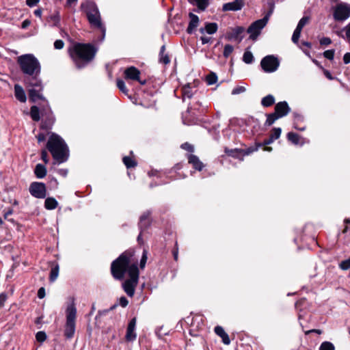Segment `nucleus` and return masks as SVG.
<instances>
[{"label":"nucleus","instance_id":"nucleus-1","mask_svg":"<svg viewBox=\"0 0 350 350\" xmlns=\"http://www.w3.org/2000/svg\"><path fill=\"white\" fill-rule=\"evenodd\" d=\"M137 262L138 259L135 256L134 250H128L113 260L111 265V274L116 280H122L125 273H128L129 278L123 282L122 287L129 297L134 295L135 287L138 284Z\"/></svg>","mask_w":350,"mask_h":350},{"label":"nucleus","instance_id":"nucleus-2","mask_svg":"<svg viewBox=\"0 0 350 350\" xmlns=\"http://www.w3.org/2000/svg\"><path fill=\"white\" fill-rule=\"evenodd\" d=\"M97 49L93 44L75 43L68 49L69 55L79 68L85 67L92 62L96 53Z\"/></svg>","mask_w":350,"mask_h":350},{"label":"nucleus","instance_id":"nucleus-3","mask_svg":"<svg viewBox=\"0 0 350 350\" xmlns=\"http://www.w3.org/2000/svg\"><path fill=\"white\" fill-rule=\"evenodd\" d=\"M46 148L57 163H62L68 159V147L59 135L53 133L48 140Z\"/></svg>","mask_w":350,"mask_h":350},{"label":"nucleus","instance_id":"nucleus-4","mask_svg":"<svg viewBox=\"0 0 350 350\" xmlns=\"http://www.w3.org/2000/svg\"><path fill=\"white\" fill-rule=\"evenodd\" d=\"M81 8L85 13L91 26L100 29L104 37L106 29L101 22L100 15L96 3L92 1H86L81 3Z\"/></svg>","mask_w":350,"mask_h":350},{"label":"nucleus","instance_id":"nucleus-5","mask_svg":"<svg viewBox=\"0 0 350 350\" xmlns=\"http://www.w3.org/2000/svg\"><path fill=\"white\" fill-rule=\"evenodd\" d=\"M17 62L24 74L36 76L40 72V63L32 54H26L18 57Z\"/></svg>","mask_w":350,"mask_h":350},{"label":"nucleus","instance_id":"nucleus-6","mask_svg":"<svg viewBox=\"0 0 350 350\" xmlns=\"http://www.w3.org/2000/svg\"><path fill=\"white\" fill-rule=\"evenodd\" d=\"M66 321L64 328V336L72 338L75 332L77 308L74 303L68 305L66 310Z\"/></svg>","mask_w":350,"mask_h":350},{"label":"nucleus","instance_id":"nucleus-7","mask_svg":"<svg viewBox=\"0 0 350 350\" xmlns=\"http://www.w3.org/2000/svg\"><path fill=\"white\" fill-rule=\"evenodd\" d=\"M333 18L335 21L342 22L350 17V4L340 2L332 8Z\"/></svg>","mask_w":350,"mask_h":350},{"label":"nucleus","instance_id":"nucleus-8","mask_svg":"<svg viewBox=\"0 0 350 350\" xmlns=\"http://www.w3.org/2000/svg\"><path fill=\"white\" fill-rule=\"evenodd\" d=\"M269 20V16L257 20L252 23L247 29V32L250 34V38L256 40L260 33L261 30L266 26Z\"/></svg>","mask_w":350,"mask_h":350},{"label":"nucleus","instance_id":"nucleus-9","mask_svg":"<svg viewBox=\"0 0 350 350\" xmlns=\"http://www.w3.org/2000/svg\"><path fill=\"white\" fill-rule=\"evenodd\" d=\"M279 61L273 55H267L262 59L260 66L265 72H273L275 71L279 66Z\"/></svg>","mask_w":350,"mask_h":350},{"label":"nucleus","instance_id":"nucleus-10","mask_svg":"<svg viewBox=\"0 0 350 350\" xmlns=\"http://www.w3.org/2000/svg\"><path fill=\"white\" fill-rule=\"evenodd\" d=\"M29 193L36 198H44L46 196V185L43 183L33 182L29 186Z\"/></svg>","mask_w":350,"mask_h":350},{"label":"nucleus","instance_id":"nucleus-11","mask_svg":"<svg viewBox=\"0 0 350 350\" xmlns=\"http://www.w3.org/2000/svg\"><path fill=\"white\" fill-rule=\"evenodd\" d=\"M140 71L135 66H129L124 71V77L126 80L137 81L142 85L146 84V80H140Z\"/></svg>","mask_w":350,"mask_h":350},{"label":"nucleus","instance_id":"nucleus-12","mask_svg":"<svg viewBox=\"0 0 350 350\" xmlns=\"http://www.w3.org/2000/svg\"><path fill=\"white\" fill-rule=\"evenodd\" d=\"M245 29L243 27H236L232 28L227 33L226 38L230 41H236L238 43L241 42L243 38V33Z\"/></svg>","mask_w":350,"mask_h":350},{"label":"nucleus","instance_id":"nucleus-13","mask_svg":"<svg viewBox=\"0 0 350 350\" xmlns=\"http://www.w3.org/2000/svg\"><path fill=\"white\" fill-rule=\"evenodd\" d=\"M43 119L41 122L40 128L43 130L49 131L50 130L54 122L55 118L50 109L46 111L45 113H42Z\"/></svg>","mask_w":350,"mask_h":350},{"label":"nucleus","instance_id":"nucleus-14","mask_svg":"<svg viewBox=\"0 0 350 350\" xmlns=\"http://www.w3.org/2000/svg\"><path fill=\"white\" fill-rule=\"evenodd\" d=\"M137 319L135 317L133 318L129 323L126 332L125 336V339L126 341L132 342L134 341L137 338V334L135 332V326H136Z\"/></svg>","mask_w":350,"mask_h":350},{"label":"nucleus","instance_id":"nucleus-15","mask_svg":"<svg viewBox=\"0 0 350 350\" xmlns=\"http://www.w3.org/2000/svg\"><path fill=\"white\" fill-rule=\"evenodd\" d=\"M274 110V113L278 116V117L281 118L288 114L291 111V108L286 101H281L275 105Z\"/></svg>","mask_w":350,"mask_h":350},{"label":"nucleus","instance_id":"nucleus-16","mask_svg":"<svg viewBox=\"0 0 350 350\" xmlns=\"http://www.w3.org/2000/svg\"><path fill=\"white\" fill-rule=\"evenodd\" d=\"M244 3L243 0H234L223 5L224 11H238L241 10Z\"/></svg>","mask_w":350,"mask_h":350},{"label":"nucleus","instance_id":"nucleus-17","mask_svg":"<svg viewBox=\"0 0 350 350\" xmlns=\"http://www.w3.org/2000/svg\"><path fill=\"white\" fill-rule=\"evenodd\" d=\"M42 88H31L29 90V100L33 103L36 102L38 100H44V98L42 95Z\"/></svg>","mask_w":350,"mask_h":350},{"label":"nucleus","instance_id":"nucleus-18","mask_svg":"<svg viewBox=\"0 0 350 350\" xmlns=\"http://www.w3.org/2000/svg\"><path fill=\"white\" fill-rule=\"evenodd\" d=\"M151 213L149 211L144 212L139 219V227L142 230L146 229L150 224V216Z\"/></svg>","mask_w":350,"mask_h":350},{"label":"nucleus","instance_id":"nucleus-19","mask_svg":"<svg viewBox=\"0 0 350 350\" xmlns=\"http://www.w3.org/2000/svg\"><path fill=\"white\" fill-rule=\"evenodd\" d=\"M187 159L189 163L191 164L193 167L196 170L201 171L203 169L204 164L196 155L190 154L187 156Z\"/></svg>","mask_w":350,"mask_h":350},{"label":"nucleus","instance_id":"nucleus-20","mask_svg":"<svg viewBox=\"0 0 350 350\" xmlns=\"http://www.w3.org/2000/svg\"><path fill=\"white\" fill-rule=\"evenodd\" d=\"M215 333L219 336L224 345H228L230 343V340L228 334L225 332L224 328L219 325H217L214 329Z\"/></svg>","mask_w":350,"mask_h":350},{"label":"nucleus","instance_id":"nucleus-21","mask_svg":"<svg viewBox=\"0 0 350 350\" xmlns=\"http://www.w3.org/2000/svg\"><path fill=\"white\" fill-rule=\"evenodd\" d=\"M14 96L21 103L26 102L27 97L23 88L18 84L14 85Z\"/></svg>","mask_w":350,"mask_h":350},{"label":"nucleus","instance_id":"nucleus-22","mask_svg":"<svg viewBox=\"0 0 350 350\" xmlns=\"http://www.w3.org/2000/svg\"><path fill=\"white\" fill-rule=\"evenodd\" d=\"M190 22L189 23L187 31L188 33H192L193 30L197 27L199 23V18L194 14H189Z\"/></svg>","mask_w":350,"mask_h":350},{"label":"nucleus","instance_id":"nucleus-23","mask_svg":"<svg viewBox=\"0 0 350 350\" xmlns=\"http://www.w3.org/2000/svg\"><path fill=\"white\" fill-rule=\"evenodd\" d=\"M218 26L215 23H206L204 28H201L200 31L204 33L206 31L208 34H213L217 30Z\"/></svg>","mask_w":350,"mask_h":350},{"label":"nucleus","instance_id":"nucleus-24","mask_svg":"<svg viewBox=\"0 0 350 350\" xmlns=\"http://www.w3.org/2000/svg\"><path fill=\"white\" fill-rule=\"evenodd\" d=\"M34 174L38 178H43L46 175V168L44 165L38 163L35 167Z\"/></svg>","mask_w":350,"mask_h":350},{"label":"nucleus","instance_id":"nucleus-25","mask_svg":"<svg viewBox=\"0 0 350 350\" xmlns=\"http://www.w3.org/2000/svg\"><path fill=\"white\" fill-rule=\"evenodd\" d=\"M165 46L163 45L160 49L159 52V62L165 65L168 64L170 62L169 55L165 53Z\"/></svg>","mask_w":350,"mask_h":350},{"label":"nucleus","instance_id":"nucleus-26","mask_svg":"<svg viewBox=\"0 0 350 350\" xmlns=\"http://www.w3.org/2000/svg\"><path fill=\"white\" fill-rule=\"evenodd\" d=\"M57 201L52 197L46 198L44 201V207L47 210H53L57 208Z\"/></svg>","mask_w":350,"mask_h":350},{"label":"nucleus","instance_id":"nucleus-27","mask_svg":"<svg viewBox=\"0 0 350 350\" xmlns=\"http://www.w3.org/2000/svg\"><path fill=\"white\" fill-rule=\"evenodd\" d=\"M193 93L194 92L189 84L183 86L182 88V96L183 100H185V98H191L193 95Z\"/></svg>","mask_w":350,"mask_h":350},{"label":"nucleus","instance_id":"nucleus-28","mask_svg":"<svg viewBox=\"0 0 350 350\" xmlns=\"http://www.w3.org/2000/svg\"><path fill=\"white\" fill-rule=\"evenodd\" d=\"M275 103V98L271 94H268L267 96L263 97L261 100V105L264 107H269L273 105Z\"/></svg>","mask_w":350,"mask_h":350},{"label":"nucleus","instance_id":"nucleus-29","mask_svg":"<svg viewBox=\"0 0 350 350\" xmlns=\"http://www.w3.org/2000/svg\"><path fill=\"white\" fill-rule=\"evenodd\" d=\"M30 116L33 121L38 122L40 120L39 109L33 105L30 109Z\"/></svg>","mask_w":350,"mask_h":350},{"label":"nucleus","instance_id":"nucleus-30","mask_svg":"<svg viewBox=\"0 0 350 350\" xmlns=\"http://www.w3.org/2000/svg\"><path fill=\"white\" fill-rule=\"evenodd\" d=\"M189 1L201 10H205L208 5V0H189Z\"/></svg>","mask_w":350,"mask_h":350},{"label":"nucleus","instance_id":"nucleus-31","mask_svg":"<svg viewBox=\"0 0 350 350\" xmlns=\"http://www.w3.org/2000/svg\"><path fill=\"white\" fill-rule=\"evenodd\" d=\"M59 265L55 264L51 270L49 280L51 282H54L58 277L59 275Z\"/></svg>","mask_w":350,"mask_h":350},{"label":"nucleus","instance_id":"nucleus-32","mask_svg":"<svg viewBox=\"0 0 350 350\" xmlns=\"http://www.w3.org/2000/svg\"><path fill=\"white\" fill-rule=\"evenodd\" d=\"M278 119H280L279 117L273 112L271 113H269L267 115V120L265 121V124L266 126L272 125Z\"/></svg>","mask_w":350,"mask_h":350},{"label":"nucleus","instance_id":"nucleus-33","mask_svg":"<svg viewBox=\"0 0 350 350\" xmlns=\"http://www.w3.org/2000/svg\"><path fill=\"white\" fill-rule=\"evenodd\" d=\"M122 161L127 168L134 167L137 165V162L130 157H124Z\"/></svg>","mask_w":350,"mask_h":350},{"label":"nucleus","instance_id":"nucleus-34","mask_svg":"<svg viewBox=\"0 0 350 350\" xmlns=\"http://www.w3.org/2000/svg\"><path fill=\"white\" fill-rule=\"evenodd\" d=\"M206 81L208 85H213L217 81V76L214 72H211L206 77Z\"/></svg>","mask_w":350,"mask_h":350},{"label":"nucleus","instance_id":"nucleus-35","mask_svg":"<svg viewBox=\"0 0 350 350\" xmlns=\"http://www.w3.org/2000/svg\"><path fill=\"white\" fill-rule=\"evenodd\" d=\"M288 139L294 144H297L299 142V136L297 133L291 132L287 135Z\"/></svg>","mask_w":350,"mask_h":350},{"label":"nucleus","instance_id":"nucleus-36","mask_svg":"<svg viewBox=\"0 0 350 350\" xmlns=\"http://www.w3.org/2000/svg\"><path fill=\"white\" fill-rule=\"evenodd\" d=\"M243 61L246 64H252L254 61V56L250 51H245L243 56Z\"/></svg>","mask_w":350,"mask_h":350},{"label":"nucleus","instance_id":"nucleus-37","mask_svg":"<svg viewBox=\"0 0 350 350\" xmlns=\"http://www.w3.org/2000/svg\"><path fill=\"white\" fill-rule=\"evenodd\" d=\"M117 87L118 88V89L122 92H123L124 94H128L129 93V90L128 89L126 88V85H125V83L124 82L123 80L122 79H118L117 80Z\"/></svg>","mask_w":350,"mask_h":350},{"label":"nucleus","instance_id":"nucleus-38","mask_svg":"<svg viewBox=\"0 0 350 350\" xmlns=\"http://www.w3.org/2000/svg\"><path fill=\"white\" fill-rule=\"evenodd\" d=\"M319 350H335V347L332 342L325 341L321 343Z\"/></svg>","mask_w":350,"mask_h":350},{"label":"nucleus","instance_id":"nucleus-39","mask_svg":"<svg viewBox=\"0 0 350 350\" xmlns=\"http://www.w3.org/2000/svg\"><path fill=\"white\" fill-rule=\"evenodd\" d=\"M241 150L239 149H237V148H235V149H231V150H229L228 148H226L225 149V152L229 155V156H231V157H237L239 156V154L240 153H241Z\"/></svg>","mask_w":350,"mask_h":350},{"label":"nucleus","instance_id":"nucleus-40","mask_svg":"<svg viewBox=\"0 0 350 350\" xmlns=\"http://www.w3.org/2000/svg\"><path fill=\"white\" fill-rule=\"evenodd\" d=\"M234 51V47L230 44H226L224 49L223 55L224 56L227 58L228 57L231 53Z\"/></svg>","mask_w":350,"mask_h":350},{"label":"nucleus","instance_id":"nucleus-41","mask_svg":"<svg viewBox=\"0 0 350 350\" xmlns=\"http://www.w3.org/2000/svg\"><path fill=\"white\" fill-rule=\"evenodd\" d=\"M309 20L310 18L308 16H304L299 21L296 28L301 31L304 27L309 22Z\"/></svg>","mask_w":350,"mask_h":350},{"label":"nucleus","instance_id":"nucleus-42","mask_svg":"<svg viewBox=\"0 0 350 350\" xmlns=\"http://www.w3.org/2000/svg\"><path fill=\"white\" fill-rule=\"evenodd\" d=\"M36 340L39 342H43L46 339V334L43 331L38 332L36 334Z\"/></svg>","mask_w":350,"mask_h":350},{"label":"nucleus","instance_id":"nucleus-43","mask_svg":"<svg viewBox=\"0 0 350 350\" xmlns=\"http://www.w3.org/2000/svg\"><path fill=\"white\" fill-rule=\"evenodd\" d=\"M282 130L280 128H274L271 131V133L270 134V136L271 138H273L274 140H276L278 139L281 135Z\"/></svg>","mask_w":350,"mask_h":350},{"label":"nucleus","instance_id":"nucleus-44","mask_svg":"<svg viewBox=\"0 0 350 350\" xmlns=\"http://www.w3.org/2000/svg\"><path fill=\"white\" fill-rule=\"evenodd\" d=\"M301 31L299 29L296 28L293 32V36H292V41L297 44L298 42V40L299 39L300 35H301Z\"/></svg>","mask_w":350,"mask_h":350},{"label":"nucleus","instance_id":"nucleus-45","mask_svg":"<svg viewBox=\"0 0 350 350\" xmlns=\"http://www.w3.org/2000/svg\"><path fill=\"white\" fill-rule=\"evenodd\" d=\"M339 267L342 270H347L350 268V258L342 260L340 265Z\"/></svg>","mask_w":350,"mask_h":350},{"label":"nucleus","instance_id":"nucleus-46","mask_svg":"<svg viewBox=\"0 0 350 350\" xmlns=\"http://www.w3.org/2000/svg\"><path fill=\"white\" fill-rule=\"evenodd\" d=\"M29 85L31 87V88H42L41 81L36 78L31 80V82L29 83Z\"/></svg>","mask_w":350,"mask_h":350},{"label":"nucleus","instance_id":"nucleus-47","mask_svg":"<svg viewBox=\"0 0 350 350\" xmlns=\"http://www.w3.org/2000/svg\"><path fill=\"white\" fill-rule=\"evenodd\" d=\"M180 147L182 149L185 150L189 152H193L194 151L193 146L187 142L183 144Z\"/></svg>","mask_w":350,"mask_h":350},{"label":"nucleus","instance_id":"nucleus-48","mask_svg":"<svg viewBox=\"0 0 350 350\" xmlns=\"http://www.w3.org/2000/svg\"><path fill=\"white\" fill-rule=\"evenodd\" d=\"M246 89L245 87L243 86H237L236 88H234L232 91V94H241V93H243L244 92H245Z\"/></svg>","mask_w":350,"mask_h":350},{"label":"nucleus","instance_id":"nucleus-49","mask_svg":"<svg viewBox=\"0 0 350 350\" xmlns=\"http://www.w3.org/2000/svg\"><path fill=\"white\" fill-rule=\"evenodd\" d=\"M323 55L328 59H333L334 57V50H327L323 53Z\"/></svg>","mask_w":350,"mask_h":350},{"label":"nucleus","instance_id":"nucleus-50","mask_svg":"<svg viewBox=\"0 0 350 350\" xmlns=\"http://www.w3.org/2000/svg\"><path fill=\"white\" fill-rule=\"evenodd\" d=\"M147 254L146 252L144 250L143 252V255L142 256L141 260H140V267L141 269H144L145 267L146 261H147Z\"/></svg>","mask_w":350,"mask_h":350},{"label":"nucleus","instance_id":"nucleus-51","mask_svg":"<svg viewBox=\"0 0 350 350\" xmlns=\"http://www.w3.org/2000/svg\"><path fill=\"white\" fill-rule=\"evenodd\" d=\"M41 159L45 164H47L49 163V159L48 157V153L46 150H42L41 151Z\"/></svg>","mask_w":350,"mask_h":350},{"label":"nucleus","instance_id":"nucleus-52","mask_svg":"<svg viewBox=\"0 0 350 350\" xmlns=\"http://www.w3.org/2000/svg\"><path fill=\"white\" fill-rule=\"evenodd\" d=\"M64 46V42L62 40H57L54 42V47L55 49H62Z\"/></svg>","mask_w":350,"mask_h":350},{"label":"nucleus","instance_id":"nucleus-53","mask_svg":"<svg viewBox=\"0 0 350 350\" xmlns=\"http://www.w3.org/2000/svg\"><path fill=\"white\" fill-rule=\"evenodd\" d=\"M319 42L321 45L327 46L332 43V40L328 37H323L320 40Z\"/></svg>","mask_w":350,"mask_h":350},{"label":"nucleus","instance_id":"nucleus-54","mask_svg":"<svg viewBox=\"0 0 350 350\" xmlns=\"http://www.w3.org/2000/svg\"><path fill=\"white\" fill-rule=\"evenodd\" d=\"M7 295L5 293L0 294V308L4 306L5 301L7 300Z\"/></svg>","mask_w":350,"mask_h":350},{"label":"nucleus","instance_id":"nucleus-55","mask_svg":"<svg viewBox=\"0 0 350 350\" xmlns=\"http://www.w3.org/2000/svg\"><path fill=\"white\" fill-rule=\"evenodd\" d=\"M258 150V147L254 148H249L246 150H241V153H243L244 155H248L251 153H252L254 151H256Z\"/></svg>","mask_w":350,"mask_h":350},{"label":"nucleus","instance_id":"nucleus-56","mask_svg":"<svg viewBox=\"0 0 350 350\" xmlns=\"http://www.w3.org/2000/svg\"><path fill=\"white\" fill-rule=\"evenodd\" d=\"M119 303L122 307L124 308L128 305L129 301L125 297H122L119 300Z\"/></svg>","mask_w":350,"mask_h":350},{"label":"nucleus","instance_id":"nucleus-57","mask_svg":"<svg viewBox=\"0 0 350 350\" xmlns=\"http://www.w3.org/2000/svg\"><path fill=\"white\" fill-rule=\"evenodd\" d=\"M38 297L40 299H43L45 297V289L44 287L39 288L38 291Z\"/></svg>","mask_w":350,"mask_h":350},{"label":"nucleus","instance_id":"nucleus-58","mask_svg":"<svg viewBox=\"0 0 350 350\" xmlns=\"http://www.w3.org/2000/svg\"><path fill=\"white\" fill-rule=\"evenodd\" d=\"M346 30V39L348 42L350 44V23L345 27Z\"/></svg>","mask_w":350,"mask_h":350},{"label":"nucleus","instance_id":"nucleus-59","mask_svg":"<svg viewBox=\"0 0 350 350\" xmlns=\"http://www.w3.org/2000/svg\"><path fill=\"white\" fill-rule=\"evenodd\" d=\"M343 62L345 64L350 63V53H346L343 56Z\"/></svg>","mask_w":350,"mask_h":350},{"label":"nucleus","instance_id":"nucleus-60","mask_svg":"<svg viewBox=\"0 0 350 350\" xmlns=\"http://www.w3.org/2000/svg\"><path fill=\"white\" fill-rule=\"evenodd\" d=\"M78 0H66V7L71 8L72 5H75Z\"/></svg>","mask_w":350,"mask_h":350},{"label":"nucleus","instance_id":"nucleus-61","mask_svg":"<svg viewBox=\"0 0 350 350\" xmlns=\"http://www.w3.org/2000/svg\"><path fill=\"white\" fill-rule=\"evenodd\" d=\"M38 142H44L46 139V136L44 133H40L37 135Z\"/></svg>","mask_w":350,"mask_h":350},{"label":"nucleus","instance_id":"nucleus-62","mask_svg":"<svg viewBox=\"0 0 350 350\" xmlns=\"http://www.w3.org/2000/svg\"><path fill=\"white\" fill-rule=\"evenodd\" d=\"M39 0H26L27 4L30 6H34L38 3Z\"/></svg>","mask_w":350,"mask_h":350},{"label":"nucleus","instance_id":"nucleus-63","mask_svg":"<svg viewBox=\"0 0 350 350\" xmlns=\"http://www.w3.org/2000/svg\"><path fill=\"white\" fill-rule=\"evenodd\" d=\"M200 40L202 41V44H205L211 42V38L208 37L202 36L201 37Z\"/></svg>","mask_w":350,"mask_h":350},{"label":"nucleus","instance_id":"nucleus-64","mask_svg":"<svg viewBox=\"0 0 350 350\" xmlns=\"http://www.w3.org/2000/svg\"><path fill=\"white\" fill-rule=\"evenodd\" d=\"M58 174L62 176H66L68 174V170L66 169H59L58 170Z\"/></svg>","mask_w":350,"mask_h":350}]
</instances>
